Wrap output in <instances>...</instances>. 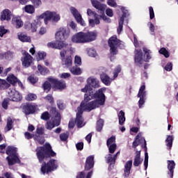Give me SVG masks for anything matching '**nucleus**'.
I'll list each match as a JSON object with an SVG mask.
<instances>
[{"label":"nucleus","mask_w":178,"mask_h":178,"mask_svg":"<svg viewBox=\"0 0 178 178\" xmlns=\"http://www.w3.org/2000/svg\"><path fill=\"white\" fill-rule=\"evenodd\" d=\"M36 155L40 163H42L40 168L42 175H45V173H51V172H54V170L58 169L56 160L51 159L47 163L44 161V159L56 156V153L52 150L51 144L46 143L43 146L38 147L36 149Z\"/></svg>","instance_id":"f257e3e1"},{"label":"nucleus","mask_w":178,"mask_h":178,"mask_svg":"<svg viewBox=\"0 0 178 178\" xmlns=\"http://www.w3.org/2000/svg\"><path fill=\"white\" fill-rule=\"evenodd\" d=\"M78 112L76 113V116L75 118V123L77 127H83V113L84 111H90V94L86 93L84 95V99L81 102L80 106L77 108Z\"/></svg>","instance_id":"f03ea898"},{"label":"nucleus","mask_w":178,"mask_h":178,"mask_svg":"<svg viewBox=\"0 0 178 178\" xmlns=\"http://www.w3.org/2000/svg\"><path fill=\"white\" fill-rule=\"evenodd\" d=\"M108 45L110 48V60L112 62L113 57L116 56V55L119 54V50L118 48H120V45H122V41L118 39V36L113 35L108 39Z\"/></svg>","instance_id":"7ed1b4c3"},{"label":"nucleus","mask_w":178,"mask_h":178,"mask_svg":"<svg viewBox=\"0 0 178 178\" xmlns=\"http://www.w3.org/2000/svg\"><path fill=\"white\" fill-rule=\"evenodd\" d=\"M72 41L75 44H86V42H90V32H79L72 35Z\"/></svg>","instance_id":"20e7f679"},{"label":"nucleus","mask_w":178,"mask_h":178,"mask_svg":"<svg viewBox=\"0 0 178 178\" xmlns=\"http://www.w3.org/2000/svg\"><path fill=\"white\" fill-rule=\"evenodd\" d=\"M55 35L57 41L65 44V41H66L70 35V30L66 28H60L59 31L56 33Z\"/></svg>","instance_id":"39448f33"},{"label":"nucleus","mask_w":178,"mask_h":178,"mask_svg":"<svg viewBox=\"0 0 178 178\" xmlns=\"http://www.w3.org/2000/svg\"><path fill=\"white\" fill-rule=\"evenodd\" d=\"M104 91H105V88H102L97 90L95 92H90V97L92 99H96L99 101L100 104H104L105 105V102L106 101V96L104 94Z\"/></svg>","instance_id":"423d86ee"},{"label":"nucleus","mask_w":178,"mask_h":178,"mask_svg":"<svg viewBox=\"0 0 178 178\" xmlns=\"http://www.w3.org/2000/svg\"><path fill=\"white\" fill-rule=\"evenodd\" d=\"M91 3L92 6L99 10L102 15H99L104 22H109L111 19L108 18L106 15H105V9H106V6L104 4L101 3L99 1L97 0H91Z\"/></svg>","instance_id":"0eeeda50"},{"label":"nucleus","mask_w":178,"mask_h":178,"mask_svg":"<svg viewBox=\"0 0 178 178\" xmlns=\"http://www.w3.org/2000/svg\"><path fill=\"white\" fill-rule=\"evenodd\" d=\"M37 108H38V106L33 103H26L22 106V112L26 116L34 115L37 112Z\"/></svg>","instance_id":"6e6552de"},{"label":"nucleus","mask_w":178,"mask_h":178,"mask_svg":"<svg viewBox=\"0 0 178 178\" xmlns=\"http://www.w3.org/2000/svg\"><path fill=\"white\" fill-rule=\"evenodd\" d=\"M44 15L46 16L44 19V24L51 20L53 23H58L60 20V15L56 12L46 11Z\"/></svg>","instance_id":"1a4fd4ad"},{"label":"nucleus","mask_w":178,"mask_h":178,"mask_svg":"<svg viewBox=\"0 0 178 178\" xmlns=\"http://www.w3.org/2000/svg\"><path fill=\"white\" fill-rule=\"evenodd\" d=\"M48 81L52 85V88L54 90H60L62 91L66 88V81L63 79L58 80L54 78H48Z\"/></svg>","instance_id":"9d476101"},{"label":"nucleus","mask_w":178,"mask_h":178,"mask_svg":"<svg viewBox=\"0 0 178 178\" xmlns=\"http://www.w3.org/2000/svg\"><path fill=\"white\" fill-rule=\"evenodd\" d=\"M138 98H140L138 101V107L143 108L144 104H145V100L147 99V92H145V85L140 86L138 95Z\"/></svg>","instance_id":"9b49d317"},{"label":"nucleus","mask_w":178,"mask_h":178,"mask_svg":"<svg viewBox=\"0 0 178 178\" xmlns=\"http://www.w3.org/2000/svg\"><path fill=\"white\" fill-rule=\"evenodd\" d=\"M144 143L143 145H141L142 148L145 149V152H147V140L144 137L141 136V134H138L136 136L134 141L132 143V148H137L141 143Z\"/></svg>","instance_id":"f8f14e48"},{"label":"nucleus","mask_w":178,"mask_h":178,"mask_svg":"<svg viewBox=\"0 0 178 178\" xmlns=\"http://www.w3.org/2000/svg\"><path fill=\"white\" fill-rule=\"evenodd\" d=\"M76 178H90V156L86 158L84 170L79 172Z\"/></svg>","instance_id":"ddd939ff"},{"label":"nucleus","mask_w":178,"mask_h":178,"mask_svg":"<svg viewBox=\"0 0 178 178\" xmlns=\"http://www.w3.org/2000/svg\"><path fill=\"white\" fill-rule=\"evenodd\" d=\"M21 62L23 67L27 69V67H30L31 66V63H33V56H31L30 54L24 52V56L21 58Z\"/></svg>","instance_id":"4468645a"},{"label":"nucleus","mask_w":178,"mask_h":178,"mask_svg":"<svg viewBox=\"0 0 178 178\" xmlns=\"http://www.w3.org/2000/svg\"><path fill=\"white\" fill-rule=\"evenodd\" d=\"M70 10L77 23L81 26L86 27V22H84V19H83L81 14L79 13V10H77L74 7H71Z\"/></svg>","instance_id":"2eb2a0df"},{"label":"nucleus","mask_w":178,"mask_h":178,"mask_svg":"<svg viewBox=\"0 0 178 178\" xmlns=\"http://www.w3.org/2000/svg\"><path fill=\"white\" fill-rule=\"evenodd\" d=\"M143 62L144 60H143V51L141 49H137L136 53L135 54L134 63H136V66L141 67Z\"/></svg>","instance_id":"dca6fc26"},{"label":"nucleus","mask_w":178,"mask_h":178,"mask_svg":"<svg viewBox=\"0 0 178 178\" xmlns=\"http://www.w3.org/2000/svg\"><path fill=\"white\" fill-rule=\"evenodd\" d=\"M8 94L10 98H11V101H13L14 102H19L22 99V95L15 90H10V92H8Z\"/></svg>","instance_id":"f3484780"},{"label":"nucleus","mask_w":178,"mask_h":178,"mask_svg":"<svg viewBox=\"0 0 178 178\" xmlns=\"http://www.w3.org/2000/svg\"><path fill=\"white\" fill-rule=\"evenodd\" d=\"M122 16L120 17L119 21H118V27L117 29L118 34H120L122 31H123V24L124 23V17H127V10H122Z\"/></svg>","instance_id":"a211bd4d"},{"label":"nucleus","mask_w":178,"mask_h":178,"mask_svg":"<svg viewBox=\"0 0 178 178\" xmlns=\"http://www.w3.org/2000/svg\"><path fill=\"white\" fill-rule=\"evenodd\" d=\"M168 165V175L170 176V178H173V175L175 173V168H176V163L173 160H168L167 161Z\"/></svg>","instance_id":"6ab92c4d"},{"label":"nucleus","mask_w":178,"mask_h":178,"mask_svg":"<svg viewBox=\"0 0 178 178\" xmlns=\"http://www.w3.org/2000/svg\"><path fill=\"white\" fill-rule=\"evenodd\" d=\"M90 92H92V88H94V90H97V88H99V87H101L99 79L90 76Z\"/></svg>","instance_id":"aec40b11"},{"label":"nucleus","mask_w":178,"mask_h":178,"mask_svg":"<svg viewBox=\"0 0 178 178\" xmlns=\"http://www.w3.org/2000/svg\"><path fill=\"white\" fill-rule=\"evenodd\" d=\"M10 19H12V12L9 9L3 10L1 13V21L4 22V20H7V22H9Z\"/></svg>","instance_id":"412c9836"},{"label":"nucleus","mask_w":178,"mask_h":178,"mask_svg":"<svg viewBox=\"0 0 178 178\" xmlns=\"http://www.w3.org/2000/svg\"><path fill=\"white\" fill-rule=\"evenodd\" d=\"M60 120H53V121H48L46 123V129L47 130H52L54 127H58V126H60Z\"/></svg>","instance_id":"4be33fe9"},{"label":"nucleus","mask_w":178,"mask_h":178,"mask_svg":"<svg viewBox=\"0 0 178 178\" xmlns=\"http://www.w3.org/2000/svg\"><path fill=\"white\" fill-rule=\"evenodd\" d=\"M49 48H53L54 49H62L65 47V43H63L60 41L56 40V42H50L47 44Z\"/></svg>","instance_id":"5701e85b"},{"label":"nucleus","mask_w":178,"mask_h":178,"mask_svg":"<svg viewBox=\"0 0 178 178\" xmlns=\"http://www.w3.org/2000/svg\"><path fill=\"white\" fill-rule=\"evenodd\" d=\"M49 113H50V115H51V116L54 117V120H59V119H60V120H62V117L60 116V113L59 112V111H58L56 107H51Z\"/></svg>","instance_id":"b1692460"},{"label":"nucleus","mask_w":178,"mask_h":178,"mask_svg":"<svg viewBox=\"0 0 178 178\" xmlns=\"http://www.w3.org/2000/svg\"><path fill=\"white\" fill-rule=\"evenodd\" d=\"M100 79L102 83L104 84L105 86H111V83H112V79L108 74L103 73L100 74Z\"/></svg>","instance_id":"393cba45"},{"label":"nucleus","mask_w":178,"mask_h":178,"mask_svg":"<svg viewBox=\"0 0 178 178\" xmlns=\"http://www.w3.org/2000/svg\"><path fill=\"white\" fill-rule=\"evenodd\" d=\"M6 160L8 161L9 166H13V165H15L20 161L17 155L8 156L6 157Z\"/></svg>","instance_id":"a878e982"},{"label":"nucleus","mask_w":178,"mask_h":178,"mask_svg":"<svg viewBox=\"0 0 178 178\" xmlns=\"http://www.w3.org/2000/svg\"><path fill=\"white\" fill-rule=\"evenodd\" d=\"M141 163H143V159H141V152L137 151L134 161V166H140Z\"/></svg>","instance_id":"bb28decb"},{"label":"nucleus","mask_w":178,"mask_h":178,"mask_svg":"<svg viewBox=\"0 0 178 178\" xmlns=\"http://www.w3.org/2000/svg\"><path fill=\"white\" fill-rule=\"evenodd\" d=\"M131 166H133V161L129 160L127 161L124 166V176L129 177L130 175V171L131 170Z\"/></svg>","instance_id":"cd10ccee"},{"label":"nucleus","mask_w":178,"mask_h":178,"mask_svg":"<svg viewBox=\"0 0 178 178\" xmlns=\"http://www.w3.org/2000/svg\"><path fill=\"white\" fill-rule=\"evenodd\" d=\"M62 65L65 67H72V56H67L65 58H62Z\"/></svg>","instance_id":"c85d7f7f"},{"label":"nucleus","mask_w":178,"mask_h":178,"mask_svg":"<svg viewBox=\"0 0 178 178\" xmlns=\"http://www.w3.org/2000/svg\"><path fill=\"white\" fill-rule=\"evenodd\" d=\"M12 24L15 26L16 29H20L21 27H23V21H22V19L15 17L12 19Z\"/></svg>","instance_id":"c756f323"},{"label":"nucleus","mask_w":178,"mask_h":178,"mask_svg":"<svg viewBox=\"0 0 178 178\" xmlns=\"http://www.w3.org/2000/svg\"><path fill=\"white\" fill-rule=\"evenodd\" d=\"M104 105V103H101V102L95 99L90 102V111H92V109H97V108H99V106H102Z\"/></svg>","instance_id":"7c9ffc66"},{"label":"nucleus","mask_w":178,"mask_h":178,"mask_svg":"<svg viewBox=\"0 0 178 178\" xmlns=\"http://www.w3.org/2000/svg\"><path fill=\"white\" fill-rule=\"evenodd\" d=\"M17 37L22 42H31V38H30V36H27V35L19 33Z\"/></svg>","instance_id":"2f4dec72"},{"label":"nucleus","mask_w":178,"mask_h":178,"mask_svg":"<svg viewBox=\"0 0 178 178\" xmlns=\"http://www.w3.org/2000/svg\"><path fill=\"white\" fill-rule=\"evenodd\" d=\"M119 124L120 126H123L124 124V122H126V117L124 116V111L121 110L118 114Z\"/></svg>","instance_id":"473e14b6"},{"label":"nucleus","mask_w":178,"mask_h":178,"mask_svg":"<svg viewBox=\"0 0 178 178\" xmlns=\"http://www.w3.org/2000/svg\"><path fill=\"white\" fill-rule=\"evenodd\" d=\"M7 81L10 84H12V86H15L19 82V79L13 74H10L7 77Z\"/></svg>","instance_id":"72a5a7b5"},{"label":"nucleus","mask_w":178,"mask_h":178,"mask_svg":"<svg viewBox=\"0 0 178 178\" xmlns=\"http://www.w3.org/2000/svg\"><path fill=\"white\" fill-rule=\"evenodd\" d=\"M42 88H43L44 92H47V94H48V92H49V91H51V90L52 89V85L49 81H45L42 85Z\"/></svg>","instance_id":"f704fd0d"},{"label":"nucleus","mask_w":178,"mask_h":178,"mask_svg":"<svg viewBox=\"0 0 178 178\" xmlns=\"http://www.w3.org/2000/svg\"><path fill=\"white\" fill-rule=\"evenodd\" d=\"M70 71L72 74H74V76H79V74H81V69L79 67V65H74V67H71Z\"/></svg>","instance_id":"c9c22d12"},{"label":"nucleus","mask_w":178,"mask_h":178,"mask_svg":"<svg viewBox=\"0 0 178 178\" xmlns=\"http://www.w3.org/2000/svg\"><path fill=\"white\" fill-rule=\"evenodd\" d=\"M165 143L168 149H172V147L173 146V136L168 135L165 139Z\"/></svg>","instance_id":"e433bc0d"},{"label":"nucleus","mask_w":178,"mask_h":178,"mask_svg":"<svg viewBox=\"0 0 178 178\" xmlns=\"http://www.w3.org/2000/svg\"><path fill=\"white\" fill-rule=\"evenodd\" d=\"M94 16H95V19H90V26H92V27H94L95 24H99V23H101V22L99 21L100 16L97 13H95Z\"/></svg>","instance_id":"4c0bfd02"},{"label":"nucleus","mask_w":178,"mask_h":178,"mask_svg":"<svg viewBox=\"0 0 178 178\" xmlns=\"http://www.w3.org/2000/svg\"><path fill=\"white\" fill-rule=\"evenodd\" d=\"M38 70L42 76H45V74H48V73H49V70L45 67H42L41 65H38Z\"/></svg>","instance_id":"58836bf2"},{"label":"nucleus","mask_w":178,"mask_h":178,"mask_svg":"<svg viewBox=\"0 0 178 178\" xmlns=\"http://www.w3.org/2000/svg\"><path fill=\"white\" fill-rule=\"evenodd\" d=\"M24 9V12L29 13V15H33L35 12V8L33 5H26Z\"/></svg>","instance_id":"ea45409f"},{"label":"nucleus","mask_w":178,"mask_h":178,"mask_svg":"<svg viewBox=\"0 0 178 178\" xmlns=\"http://www.w3.org/2000/svg\"><path fill=\"white\" fill-rule=\"evenodd\" d=\"M6 153L7 155H9V156H14L15 155H16V148L12 146H8L7 147Z\"/></svg>","instance_id":"a19ab883"},{"label":"nucleus","mask_w":178,"mask_h":178,"mask_svg":"<svg viewBox=\"0 0 178 178\" xmlns=\"http://www.w3.org/2000/svg\"><path fill=\"white\" fill-rule=\"evenodd\" d=\"M10 87V83H8L6 80L0 79V90H6Z\"/></svg>","instance_id":"79ce46f5"},{"label":"nucleus","mask_w":178,"mask_h":178,"mask_svg":"<svg viewBox=\"0 0 178 178\" xmlns=\"http://www.w3.org/2000/svg\"><path fill=\"white\" fill-rule=\"evenodd\" d=\"M6 129H7V131H10V130L13 129V120H12L10 117H9L7 119V124H6Z\"/></svg>","instance_id":"37998d69"},{"label":"nucleus","mask_w":178,"mask_h":178,"mask_svg":"<svg viewBox=\"0 0 178 178\" xmlns=\"http://www.w3.org/2000/svg\"><path fill=\"white\" fill-rule=\"evenodd\" d=\"M143 52L145 55H146V60L145 62H149V59H151V50L148 49L147 47H143Z\"/></svg>","instance_id":"c03bdc74"},{"label":"nucleus","mask_w":178,"mask_h":178,"mask_svg":"<svg viewBox=\"0 0 178 178\" xmlns=\"http://www.w3.org/2000/svg\"><path fill=\"white\" fill-rule=\"evenodd\" d=\"M103 127H104V120L99 119L97 122V127H96L97 131H102Z\"/></svg>","instance_id":"a18cd8bd"},{"label":"nucleus","mask_w":178,"mask_h":178,"mask_svg":"<svg viewBox=\"0 0 178 178\" xmlns=\"http://www.w3.org/2000/svg\"><path fill=\"white\" fill-rule=\"evenodd\" d=\"M26 101H35L37 99V95L29 93L25 97Z\"/></svg>","instance_id":"49530a36"},{"label":"nucleus","mask_w":178,"mask_h":178,"mask_svg":"<svg viewBox=\"0 0 178 178\" xmlns=\"http://www.w3.org/2000/svg\"><path fill=\"white\" fill-rule=\"evenodd\" d=\"M122 72V67L118 65L113 70V79H116L119 76V73Z\"/></svg>","instance_id":"de8ad7c7"},{"label":"nucleus","mask_w":178,"mask_h":178,"mask_svg":"<svg viewBox=\"0 0 178 178\" xmlns=\"http://www.w3.org/2000/svg\"><path fill=\"white\" fill-rule=\"evenodd\" d=\"M34 140H36L40 145H42L45 143V138H44V136H40V135H35Z\"/></svg>","instance_id":"09e8293b"},{"label":"nucleus","mask_w":178,"mask_h":178,"mask_svg":"<svg viewBox=\"0 0 178 178\" xmlns=\"http://www.w3.org/2000/svg\"><path fill=\"white\" fill-rule=\"evenodd\" d=\"M97 37H98V32L97 31H90V42L95 41L97 40Z\"/></svg>","instance_id":"8fccbe9b"},{"label":"nucleus","mask_w":178,"mask_h":178,"mask_svg":"<svg viewBox=\"0 0 178 178\" xmlns=\"http://www.w3.org/2000/svg\"><path fill=\"white\" fill-rule=\"evenodd\" d=\"M42 120H49L51 119V114L48 111H44L40 116Z\"/></svg>","instance_id":"3c124183"},{"label":"nucleus","mask_w":178,"mask_h":178,"mask_svg":"<svg viewBox=\"0 0 178 178\" xmlns=\"http://www.w3.org/2000/svg\"><path fill=\"white\" fill-rule=\"evenodd\" d=\"M159 54H161V55H163V56H165V58H169V56H170V53H169L168 51V50L166 49V48H165V47H162L159 50Z\"/></svg>","instance_id":"603ef678"},{"label":"nucleus","mask_w":178,"mask_h":178,"mask_svg":"<svg viewBox=\"0 0 178 178\" xmlns=\"http://www.w3.org/2000/svg\"><path fill=\"white\" fill-rule=\"evenodd\" d=\"M115 143H116V137L112 136L107 140L106 145L107 147H109V145H112V144H115Z\"/></svg>","instance_id":"864d4df0"},{"label":"nucleus","mask_w":178,"mask_h":178,"mask_svg":"<svg viewBox=\"0 0 178 178\" xmlns=\"http://www.w3.org/2000/svg\"><path fill=\"white\" fill-rule=\"evenodd\" d=\"M117 147L118 146L116 145V143H113L112 145H109L108 147V151L110 154H115Z\"/></svg>","instance_id":"5fc2aeb1"},{"label":"nucleus","mask_w":178,"mask_h":178,"mask_svg":"<svg viewBox=\"0 0 178 178\" xmlns=\"http://www.w3.org/2000/svg\"><path fill=\"white\" fill-rule=\"evenodd\" d=\"M57 106L60 111H63L66 108V104L62 100H58Z\"/></svg>","instance_id":"6e6d98bb"},{"label":"nucleus","mask_w":178,"mask_h":178,"mask_svg":"<svg viewBox=\"0 0 178 178\" xmlns=\"http://www.w3.org/2000/svg\"><path fill=\"white\" fill-rule=\"evenodd\" d=\"M74 64L76 66H81V57L76 56L74 58Z\"/></svg>","instance_id":"4d7b16f0"},{"label":"nucleus","mask_w":178,"mask_h":178,"mask_svg":"<svg viewBox=\"0 0 178 178\" xmlns=\"http://www.w3.org/2000/svg\"><path fill=\"white\" fill-rule=\"evenodd\" d=\"M144 166L145 170H147L148 169V153L147 152L145 153Z\"/></svg>","instance_id":"13d9d810"},{"label":"nucleus","mask_w":178,"mask_h":178,"mask_svg":"<svg viewBox=\"0 0 178 178\" xmlns=\"http://www.w3.org/2000/svg\"><path fill=\"white\" fill-rule=\"evenodd\" d=\"M87 83H88L85 86V87L81 89V92H87V91L90 90V78H88Z\"/></svg>","instance_id":"bf43d9fd"},{"label":"nucleus","mask_w":178,"mask_h":178,"mask_svg":"<svg viewBox=\"0 0 178 178\" xmlns=\"http://www.w3.org/2000/svg\"><path fill=\"white\" fill-rule=\"evenodd\" d=\"M67 138H69V135L66 133H63L60 134V140L61 141H67Z\"/></svg>","instance_id":"052dcab7"},{"label":"nucleus","mask_w":178,"mask_h":178,"mask_svg":"<svg viewBox=\"0 0 178 178\" xmlns=\"http://www.w3.org/2000/svg\"><path fill=\"white\" fill-rule=\"evenodd\" d=\"M164 69L165 70H166V72H172L173 69V64H172V63H168L165 65Z\"/></svg>","instance_id":"680f3d73"},{"label":"nucleus","mask_w":178,"mask_h":178,"mask_svg":"<svg viewBox=\"0 0 178 178\" xmlns=\"http://www.w3.org/2000/svg\"><path fill=\"white\" fill-rule=\"evenodd\" d=\"M4 58L6 59H12L13 58V52L8 51L4 54Z\"/></svg>","instance_id":"e2e57ef3"},{"label":"nucleus","mask_w":178,"mask_h":178,"mask_svg":"<svg viewBox=\"0 0 178 178\" xmlns=\"http://www.w3.org/2000/svg\"><path fill=\"white\" fill-rule=\"evenodd\" d=\"M28 80L31 84H35L38 81V79L37 77H34L33 76H30L28 77Z\"/></svg>","instance_id":"0e129e2a"},{"label":"nucleus","mask_w":178,"mask_h":178,"mask_svg":"<svg viewBox=\"0 0 178 178\" xmlns=\"http://www.w3.org/2000/svg\"><path fill=\"white\" fill-rule=\"evenodd\" d=\"M44 99H46L47 101H48L50 104H54V102H55L54 99V97H52V95H47L45 97Z\"/></svg>","instance_id":"69168bd1"},{"label":"nucleus","mask_w":178,"mask_h":178,"mask_svg":"<svg viewBox=\"0 0 178 178\" xmlns=\"http://www.w3.org/2000/svg\"><path fill=\"white\" fill-rule=\"evenodd\" d=\"M24 136L26 140H31V138H34L35 137L34 134H30L29 132H25Z\"/></svg>","instance_id":"338daca9"},{"label":"nucleus","mask_w":178,"mask_h":178,"mask_svg":"<svg viewBox=\"0 0 178 178\" xmlns=\"http://www.w3.org/2000/svg\"><path fill=\"white\" fill-rule=\"evenodd\" d=\"M106 163H110V165H112L113 163V157H112V154H108V156L106 157Z\"/></svg>","instance_id":"774afa93"}]
</instances>
